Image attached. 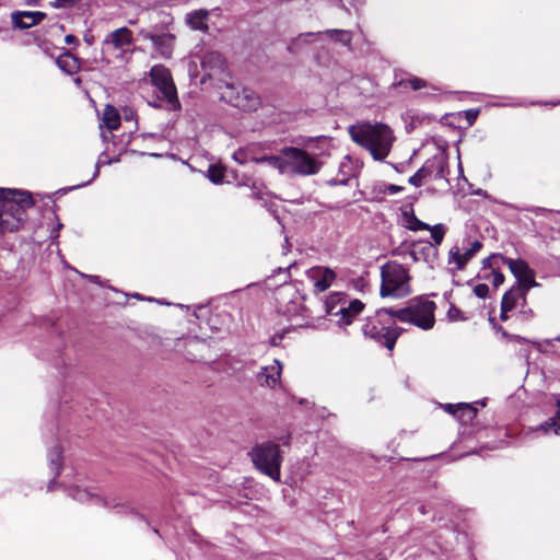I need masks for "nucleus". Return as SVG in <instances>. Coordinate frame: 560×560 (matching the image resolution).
<instances>
[{"mask_svg":"<svg viewBox=\"0 0 560 560\" xmlns=\"http://www.w3.org/2000/svg\"><path fill=\"white\" fill-rule=\"evenodd\" d=\"M348 132L352 141L368 150L375 161H384L395 141L393 130L383 122H358L349 126Z\"/></svg>","mask_w":560,"mask_h":560,"instance_id":"nucleus-1","label":"nucleus"},{"mask_svg":"<svg viewBox=\"0 0 560 560\" xmlns=\"http://www.w3.org/2000/svg\"><path fill=\"white\" fill-rule=\"evenodd\" d=\"M34 206L28 191L0 188V231H19L27 220L26 211Z\"/></svg>","mask_w":560,"mask_h":560,"instance_id":"nucleus-2","label":"nucleus"},{"mask_svg":"<svg viewBox=\"0 0 560 560\" xmlns=\"http://www.w3.org/2000/svg\"><path fill=\"white\" fill-rule=\"evenodd\" d=\"M381 295L402 298L410 293V277L407 269L396 261H388L381 268Z\"/></svg>","mask_w":560,"mask_h":560,"instance_id":"nucleus-3","label":"nucleus"},{"mask_svg":"<svg viewBox=\"0 0 560 560\" xmlns=\"http://www.w3.org/2000/svg\"><path fill=\"white\" fill-rule=\"evenodd\" d=\"M283 175L312 176L316 175L323 163L307 151L296 147H283Z\"/></svg>","mask_w":560,"mask_h":560,"instance_id":"nucleus-4","label":"nucleus"},{"mask_svg":"<svg viewBox=\"0 0 560 560\" xmlns=\"http://www.w3.org/2000/svg\"><path fill=\"white\" fill-rule=\"evenodd\" d=\"M217 88L220 92V98L236 108L252 112L256 110L260 105L259 96L253 90L241 84L220 79Z\"/></svg>","mask_w":560,"mask_h":560,"instance_id":"nucleus-5","label":"nucleus"},{"mask_svg":"<svg viewBox=\"0 0 560 560\" xmlns=\"http://www.w3.org/2000/svg\"><path fill=\"white\" fill-rule=\"evenodd\" d=\"M249 455L258 470L276 481L280 480L282 456L278 444L273 442L257 444Z\"/></svg>","mask_w":560,"mask_h":560,"instance_id":"nucleus-6","label":"nucleus"},{"mask_svg":"<svg viewBox=\"0 0 560 560\" xmlns=\"http://www.w3.org/2000/svg\"><path fill=\"white\" fill-rule=\"evenodd\" d=\"M150 79L158 90V98L165 101L170 109H178L180 104L168 69L161 65L153 66L150 70Z\"/></svg>","mask_w":560,"mask_h":560,"instance_id":"nucleus-7","label":"nucleus"},{"mask_svg":"<svg viewBox=\"0 0 560 560\" xmlns=\"http://www.w3.org/2000/svg\"><path fill=\"white\" fill-rule=\"evenodd\" d=\"M447 173V161L443 154L428 159L424 164L408 179L415 187H420L429 178L443 179Z\"/></svg>","mask_w":560,"mask_h":560,"instance_id":"nucleus-8","label":"nucleus"},{"mask_svg":"<svg viewBox=\"0 0 560 560\" xmlns=\"http://www.w3.org/2000/svg\"><path fill=\"white\" fill-rule=\"evenodd\" d=\"M438 304L428 295H420L408 301L407 306L400 310L381 308L375 315H412L424 316L434 315Z\"/></svg>","mask_w":560,"mask_h":560,"instance_id":"nucleus-9","label":"nucleus"},{"mask_svg":"<svg viewBox=\"0 0 560 560\" xmlns=\"http://www.w3.org/2000/svg\"><path fill=\"white\" fill-rule=\"evenodd\" d=\"M139 36L142 39L150 40L154 50L162 58H171L175 45V36L173 34L170 32L160 31L154 27L140 30Z\"/></svg>","mask_w":560,"mask_h":560,"instance_id":"nucleus-10","label":"nucleus"},{"mask_svg":"<svg viewBox=\"0 0 560 560\" xmlns=\"http://www.w3.org/2000/svg\"><path fill=\"white\" fill-rule=\"evenodd\" d=\"M131 44L132 32L124 26L106 35L102 42V52L103 55H107L112 51H117L116 57L122 58Z\"/></svg>","mask_w":560,"mask_h":560,"instance_id":"nucleus-11","label":"nucleus"},{"mask_svg":"<svg viewBox=\"0 0 560 560\" xmlns=\"http://www.w3.org/2000/svg\"><path fill=\"white\" fill-rule=\"evenodd\" d=\"M481 248L482 243L479 240L466 238L463 248L456 245L450 249L448 265H454L456 270H463Z\"/></svg>","mask_w":560,"mask_h":560,"instance_id":"nucleus-12","label":"nucleus"},{"mask_svg":"<svg viewBox=\"0 0 560 560\" xmlns=\"http://www.w3.org/2000/svg\"><path fill=\"white\" fill-rule=\"evenodd\" d=\"M503 265L508 266L513 276L516 278V285L528 290L537 285L534 273L525 260L512 259L503 256Z\"/></svg>","mask_w":560,"mask_h":560,"instance_id":"nucleus-13","label":"nucleus"},{"mask_svg":"<svg viewBox=\"0 0 560 560\" xmlns=\"http://www.w3.org/2000/svg\"><path fill=\"white\" fill-rule=\"evenodd\" d=\"M501 266H503V255H490L482 260L479 278L491 281L493 287L498 288L504 281V276L500 271Z\"/></svg>","mask_w":560,"mask_h":560,"instance_id":"nucleus-14","label":"nucleus"},{"mask_svg":"<svg viewBox=\"0 0 560 560\" xmlns=\"http://www.w3.org/2000/svg\"><path fill=\"white\" fill-rule=\"evenodd\" d=\"M364 335L385 346L387 350L392 351L395 347L396 340L400 335L398 328L386 326L365 325Z\"/></svg>","mask_w":560,"mask_h":560,"instance_id":"nucleus-15","label":"nucleus"},{"mask_svg":"<svg viewBox=\"0 0 560 560\" xmlns=\"http://www.w3.org/2000/svg\"><path fill=\"white\" fill-rule=\"evenodd\" d=\"M201 67L206 72V75L209 79L214 77H219L220 79H224L225 73V60L223 56L218 51H207L201 57Z\"/></svg>","mask_w":560,"mask_h":560,"instance_id":"nucleus-16","label":"nucleus"},{"mask_svg":"<svg viewBox=\"0 0 560 560\" xmlns=\"http://www.w3.org/2000/svg\"><path fill=\"white\" fill-rule=\"evenodd\" d=\"M308 277L314 282V287L317 291L324 292L330 288L336 279V273L328 267H314L310 269Z\"/></svg>","mask_w":560,"mask_h":560,"instance_id":"nucleus-17","label":"nucleus"},{"mask_svg":"<svg viewBox=\"0 0 560 560\" xmlns=\"http://www.w3.org/2000/svg\"><path fill=\"white\" fill-rule=\"evenodd\" d=\"M46 18V13L40 11H16L11 15L12 23L20 30H27L39 24Z\"/></svg>","mask_w":560,"mask_h":560,"instance_id":"nucleus-18","label":"nucleus"},{"mask_svg":"<svg viewBox=\"0 0 560 560\" xmlns=\"http://www.w3.org/2000/svg\"><path fill=\"white\" fill-rule=\"evenodd\" d=\"M527 291L528 289L516 284L506 291L501 302V315H505L508 312L513 311L520 301L525 302Z\"/></svg>","mask_w":560,"mask_h":560,"instance_id":"nucleus-19","label":"nucleus"},{"mask_svg":"<svg viewBox=\"0 0 560 560\" xmlns=\"http://www.w3.org/2000/svg\"><path fill=\"white\" fill-rule=\"evenodd\" d=\"M404 255L405 257H410L412 261H418L420 259L429 260L430 256L436 255V248L428 241L418 242L413 243L412 248L408 249Z\"/></svg>","mask_w":560,"mask_h":560,"instance_id":"nucleus-20","label":"nucleus"},{"mask_svg":"<svg viewBox=\"0 0 560 560\" xmlns=\"http://www.w3.org/2000/svg\"><path fill=\"white\" fill-rule=\"evenodd\" d=\"M276 365L267 366L262 369V372L258 374V380L261 385L273 388L280 381L281 375V363L276 360Z\"/></svg>","mask_w":560,"mask_h":560,"instance_id":"nucleus-21","label":"nucleus"},{"mask_svg":"<svg viewBox=\"0 0 560 560\" xmlns=\"http://www.w3.org/2000/svg\"><path fill=\"white\" fill-rule=\"evenodd\" d=\"M56 63L60 70L66 72L67 74H74L80 70L81 62L78 57H75L70 51H65L57 59Z\"/></svg>","mask_w":560,"mask_h":560,"instance_id":"nucleus-22","label":"nucleus"},{"mask_svg":"<svg viewBox=\"0 0 560 560\" xmlns=\"http://www.w3.org/2000/svg\"><path fill=\"white\" fill-rule=\"evenodd\" d=\"M363 310H364V304L360 300H358V299L350 300L345 294V301H343L341 307L337 308L335 311L334 315H358Z\"/></svg>","mask_w":560,"mask_h":560,"instance_id":"nucleus-23","label":"nucleus"},{"mask_svg":"<svg viewBox=\"0 0 560 560\" xmlns=\"http://www.w3.org/2000/svg\"><path fill=\"white\" fill-rule=\"evenodd\" d=\"M188 25L196 31H207L208 30V11L199 10L192 13H189L186 18Z\"/></svg>","mask_w":560,"mask_h":560,"instance_id":"nucleus-24","label":"nucleus"},{"mask_svg":"<svg viewBox=\"0 0 560 560\" xmlns=\"http://www.w3.org/2000/svg\"><path fill=\"white\" fill-rule=\"evenodd\" d=\"M102 122L101 126H105L109 131L116 130L120 125L118 110L112 105H106L103 112Z\"/></svg>","mask_w":560,"mask_h":560,"instance_id":"nucleus-25","label":"nucleus"},{"mask_svg":"<svg viewBox=\"0 0 560 560\" xmlns=\"http://www.w3.org/2000/svg\"><path fill=\"white\" fill-rule=\"evenodd\" d=\"M330 39L351 50L352 33L348 30L329 28L324 32Z\"/></svg>","mask_w":560,"mask_h":560,"instance_id":"nucleus-26","label":"nucleus"},{"mask_svg":"<svg viewBox=\"0 0 560 560\" xmlns=\"http://www.w3.org/2000/svg\"><path fill=\"white\" fill-rule=\"evenodd\" d=\"M255 163L257 164H267L270 167L277 170L281 175H283V153L282 149L279 151L277 155H255Z\"/></svg>","mask_w":560,"mask_h":560,"instance_id":"nucleus-27","label":"nucleus"},{"mask_svg":"<svg viewBox=\"0 0 560 560\" xmlns=\"http://www.w3.org/2000/svg\"><path fill=\"white\" fill-rule=\"evenodd\" d=\"M445 410L447 412H450L451 415L455 416L456 418H458L459 410H464L465 412H467L468 419L471 417H476L477 412H478V409L476 407H474L470 404H465V402L457 404V405L448 404V405H446Z\"/></svg>","mask_w":560,"mask_h":560,"instance_id":"nucleus-28","label":"nucleus"},{"mask_svg":"<svg viewBox=\"0 0 560 560\" xmlns=\"http://www.w3.org/2000/svg\"><path fill=\"white\" fill-rule=\"evenodd\" d=\"M400 322L415 325L423 330L431 329L434 326L435 317H397Z\"/></svg>","mask_w":560,"mask_h":560,"instance_id":"nucleus-29","label":"nucleus"},{"mask_svg":"<svg viewBox=\"0 0 560 560\" xmlns=\"http://www.w3.org/2000/svg\"><path fill=\"white\" fill-rule=\"evenodd\" d=\"M345 301V294L335 292L331 293L325 301V310L328 315H334L335 310L338 307H341L342 303Z\"/></svg>","mask_w":560,"mask_h":560,"instance_id":"nucleus-30","label":"nucleus"},{"mask_svg":"<svg viewBox=\"0 0 560 560\" xmlns=\"http://www.w3.org/2000/svg\"><path fill=\"white\" fill-rule=\"evenodd\" d=\"M252 148H240L233 154V159L240 164H246L247 162L255 163V154Z\"/></svg>","mask_w":560,"mask_h":560,"instance_id":"nucleus-31","label":"nucleus"},{"mask_svg":"<svg viewBox=\"0 0 560 560\" xmlns=\"http://www.w3.org/2000/svg\"><path fill=\"white\" fill-rule=\"evenodd\" d=\"M405 215H406V219H407L406 228L408 230H410V231H423V230H429L430 229V225L428 223H424L421 220H419L413 214V212H411L410 214L405 212Z\"/></svg>","mask_w":560,"mask_h":560,"instance_id":"nucleus-32","label":"nucleus"},{"mask_svg":"<svg viewBox=\"0 0 560 560\" xmlns=\"http://www.w3.org/2000/svg\"><path fill=\"white\" fill-rule=\"evenodd\" d=\"M428 231L431 232V237L434 241V245L435 246L441 245L443 242L445 232H446L445 225L442 223L435 224L433 226L430 225V229Z\"/></svg>","mask_w":560,"mask_h":560,"instance_id":"nucleus-33","label":"nucleus"},{"mask_svg":"<svg viewBox=\"0 0 560 560\" xmlns=\"http://www.w3.org/2000/svg\"><path fill=\"white\" fill-rule=\"evenodd\" d=\"M556 406H557L556 416L548 419L545 422V429L553 430L555 433H558V430L560 429V394H559V397L557 398Z\"/></svg>","mask_w":560,"mask_h":560,"instance_id":"nucleus-34","label":"nucleus"},{"mask_svg":"<svg viewBox=\"0 0 560 560\" xmlns=\"http://www.w3.org/2000/svg\"><path fill=\"white\" fill-rule=\"evenodd\" d=\"M209 179L214 183V184H219L223 180V173L220 168L218 167H210L209 171Z\"/></svg>","mask_w":560,"mask_h":560,"instance_id":"nucleus-35","label":"nucleus"},{"mask_svg":"<svg viewBox=\"0 0 560 560\" xmlns=\"http://www.w3.org/2000/svg\"><path fill=\"white\" fill-rule=\"evenodd\" d=\"M212 303H213V301L209 302L208 306L211 307ZM177 307L180 311H185V312H190L191 311L194 315H197V312L202 311L203 308L207 307V305L199 304V305L189 306V305H182V304H179V305H177Z\"/></svg>","mask_w":560,"mask_h":560,"instance_id":"nucleus-36","label":"nucleus"},{"mask_svg":"<svg viewBox=\"0 0 560 560\" xmlns=\"http://www.w3.org/2000/svg\"><path fill=\"white\" fill-rule=\"evenodd\" d=\"M295 328H287L284 329L281 334H276L273 335L270 340H269V343L270 346L272 347H278L280 346L281 343V340L284 338L285 334L290 332L291 330H294Z\"/></svg>","mask_w":560,"mask_h":560,"instance_id":"nucleus-37","label":"nucleus"},{"mask_svg":"<svg viewBox=\"0 0 560 560\" xmlns=\"http://www.w3.org/2000/svg\"><path fill=\"white\" fill-rule=\"evenodd\" d=\"M81 0H54L51 2V5L54 8H71L73 5H75L77 3H79Z\"/></svg>","mask_w":560,"mask_h":560,"instance_id":"nucleus-38","label":"nucleus"},{"mask_svg":"<svg viewBox=\"0 0 560 560\" xmlns=\"http://www.w3.org/2000/svg\"><path fill=\"white\" fill-rule=\"evenodd\" d=\"M474 293L478 298L485 299L489 294V287L485 283H479L474 288Z\"/></svg>","mask_w":560,"mask_h":560,"instance_id":"nucleus-39","label":"nucleus"},{"mask_svg":"<svg viewBox=\"0 0 560 560\" xmlns=\"http://www.w3.org/2000/svg\"><path fill=\"white\" fill-rule=\"evenodd\" d=\"M410 88L415 91L427 86V82L420 78L413 77L408 80Z\"/></svg>","mask_w":560,"mask_h":560,"instance_id":"nucleus-40","label":"nucleus"},{"mask_svg":"<svg viewBox=\"0 0 560 560\" xmlns=\"http://www.w3.org/2000/svg\"><path fill=\"white\" fill-rule=\"evenodd\" d=\"M440 303L446 307L448 306L447 311H446V315L447 316H451V315H459V312L452 305L450 304L444 298H441L440 299Z\"/></svg>","mask_w":560,"mask_h":560,"instance_id":"nucleus-41","label":"nucleus"},{"mask_svg":"<svg viewBox=\"0 0 560 560\" xmlns=\"http://www.w3.org/2000/svg\"><path fill=\"white\" fill-rule=\"evenodd\" d=\"M402 190H404L402 186H398L395 184L387 185L386 189H385V191L388 192L389 195L398 194V192H401Z\"/></svg>","mask_w":560,"mask_h":560,"instance_id":"nucleus-42","label":"nucleus"},{"mask_svg":"<svg viewBox=\"0 0 560 560\" xmlns=\"http://www.w3.org/2000/svg\"><path fill=\"white\" fill-rule=\"evenodd\" d=\"M476 417H471L468 419L467 412H465L464 410H459L458 412V420L464 424L471 422Z\"/></svg>","mask_w":560,"mask_h":560,"instance_id":"nucleus-43","label":"nucleus"},{"mask_svg":"<svg viewBox=\"0 0 560 560\" xmlns=\"http://www.w3.org/2000/svg\"><path fill=\"white\" fill-rule=\"evenodd\" d=\"M354 317H349V316H346V317H340V320L338 322V325L340 327H343V326H347V325H350L352 323V319Z\"/></svg>","mask_w":560,"mask_h":560,"instance_id":"nucleus-44","label":"nucleus"},{"mask_svg":"<svg viewBox=\"0 0 560 560\" xmlns=\"http://www.w3.org/2000/svg\"><path fill=\"white\" fill-rule=\"evenodd\" d=\"M65 42L68 45H72V44H78L79 43L78 38L74 35H72V34H68L65 37Z\"/></svg>","mask_w":560,"mask_h":560,"instance_id":"nucleus-45","label":"nucleus"},{"mask_svg":"<svg viewBox=\"0 0 560 560\" xmlns=\"http://www.w3.org/2000/svg\"><path fill=\"white\" fill-rule=\"evenodd\" d=\"M124 115H125V118H126L127 120H131V119L133 118V116H135V113H133V110H132V109H130V108H125V109H124Z\"/></svg>","mask_w":560,"mask_h":560,"instance_id":"nucleus-46","label":"nucleus"},{"mask_svg":"<svg viewBox=\"0 0 560 560\" xmlns=\"http://www.w3.org/2000/svg\"><path fill=\"white\" fill-rule=\"evenodd\" d=\"M61 459H62V457H61L60 453H58L56 455V459H52V463L58 466L57 467L58 470H60V467H61ZM59 474H60V471H57V475H59Z\"/></svg>","mask_w":560,"mask_h":560,"instance_id":"nucleus-47","label":"nucleus"},{"mask_svg":"<svg viewBox=\"0 0 560 560\" xmlns=\"http://www.w3.org/2000/svg\"><path fill=\"white\" fill-rule=\"evenodd\" d=\"M200 319V325L206 323L208 326L210 325L211 317L205 316V317H197Z\"/></svg>","mask_w":560,"mask_h":560,"instance_id":"nucleus-48","label":"nucleus"},{"mask_svg":"<svg viewBox=\"0 0 560 560\" xmlns=\"http://www.w3.org/2000/svg\"><path fill=\"white\" fill-rule=\"evenodd\" d=\"M84 42H85L88 45H92V44H93V36H92V35H88V34H85V35H84Z\"/></svg>","mask_w":560,"mask_h":560,"instance_id":"nucleus-49","label":"nucleus"},{"mask_svg":"<svg viewBox=\"0 0 560 560\" xmlns=\"http://www.w3.org/2000/svg\"><path fill=\"white\" fill-rule=\"evenodd\" d=\"M40 0H24L27 5H36Z\"/></svg>","mask_w":560,"mask_h":560,"instance_id":"nucleus-50","label":"nucleus"},{"mask_svg":"<svg viewBox=\"0 0 560 560\" xmlns=\"http://www.w3.org/2000/svg\"><path fill=\"white\" fill-rule=\"evenodd\" d=\"M488 319L493 327L497 325V317L489 316Z\"/></svg>","mask_w":560,"mask_h":560,"instance_id":"nucleus-51","label":"nucleus"},{"mask_svg":"<svg viewBox=\"0 0 560 560\" xmlns=\"http://www.w3.org/2000/svg\"><path fill=\"white\" fill-rule=\"evenodd\" d=\"M319 34H322V33L320 32H318V33L310 32V33H306V34H301L300 37H302V36H315V35H319Z\"/></svg>","mask_w":560,"mask_h":560,"instance_id":"nucleus-52","label":"nucleus"},{"mask_svg":"<svg viewBox=\"0 0 560 560\" xmlns=\"http://www.w3.org/2000/svg\"><path fill=\"white\" fill-rule=\"evenodd\" d=\"M544 211H547V210L544 208H537L535 212L538 213V212H544Z\"/></svg>","mask_w":560,"mask_h":560,"instance_id":"nucleus-53","label":"nucleus"},{"mask_svg":"<svg viewBox=\"0 0 560 560\" xmlns=\"http://www.w3.org/2000/svg\"><path fill=\"white\" fill-rule=\"evenodd\" d=\"M452 319H457L458 317H451ZM460 319H466L467 317L460 316Z\"/></svg>","mask_w":560,"mask_h":560,"instance_id":"nucleus-54","label":"nucleus"},{"mask_svg":"<svg viewBox=\"0 0 560 560\" xmlns=\"http://www.w3.org/2000/svg\"><path fill=\"white\" fill-rule=\"evenodd\" d=\"M98 175V168L96 167V171L94 173V176L93 177H96Z\"/></svg>","mask_w":560,"mask_h":560,"instance_id":"nucleus-55","label":"nucleus"},{"mask_svg":"<svg viewBox=\"0 0 560 560\" xmlns=\"http://www.w3.org/2000/svg\"><path fill=\"white\" fill-rule=\"evenodd\" d=\"M509 318H510V317H505V316L500 317V319H501V320H506V319H509Z\"/></svg>","mask_w":560,"mask_h":560,"instance_id":"nucleus-56","label":"nucleus"},{"mask_svg":"<svg viewBox=\"0 0 560 560\" xmlns=\"http://www.w3.org/2000/svg\"><path fill=\"white\" fill-rule=\"evenodd\" d=\"M394 254H400L399 248H396V250L394 252Z\"/></svg>","mask_w":560,"mask_h":560,"instance_id":"nucleus-57","label":"nucleus"}]
</instances>
